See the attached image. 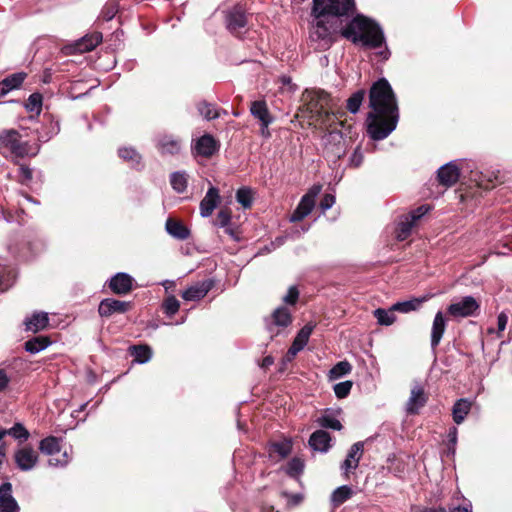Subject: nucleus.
<instances>
[{
  "label": "nucleus",
  "instance_id": "1",
  "mask_svg": "<svg viewBox=\"0 0 512 512\" xmlns=\"http://www.w3.org/2000/svg\"><path fill=\"white\" fill-rule=\"evenodd\" d=\"M310 39L320 50L329 49L341 35L353 43L377 48L382 45L384 35L381 28L371 19L357 15L345 26L342 19L313 15Z\"/></svg>",
  "mask_w": 512,
  "mask_h": 512
},
{
  "label": "nucleus",
  "instance_id": "2",
  "mask_svg": "<svg viewBox=\"0 0 512 512\" xmlns=\"http://www.w3.org/2000/svg\"><path fill=\"white\" fill-rule=\"evenodd\" d=\"M371 111L367 116V132L371 139L387 138L397 127L399 110L394 92L386 79H380L370 89Z\"/></svg>",
  "mask_w": 512,
  "mask_h": 512
},
{
  "label": "nucleus",
  "instance_id": "3",
  "mask_svg": "<svg viewBox=\"0 0 512 512\" xmlns=\"http://www.w3.org/2000/svg\"><path fill=\"white\" fill-rule=\"evenodd\" d=\"M302 113L316 124H325L333 113V99L323 90H306L302 95Z\"/></svg>",
  "mask_w": 512,
  "mask_h": 512
},
{
  "label": "nucleus",
  "instance_id": "4",
  "mask_svg": "<svg viewBox=\"0 0 512 512\" xmlns=\"http://www.w3.org/2000/svg\"><path fill=\"white\" fill-rule=\"evenodd\" d=\"M354 10V0H313L312 15L342 19L352 15Z\"/></svg>",
  "mask_w": 512,
  "mask_h": 512
},
{
  "label": "nucleus",
  "instance_id": "5",
  "mask_svg": "<svg viewBox=\"0 0 512 512\" xmlns=\"http://www.w3.org/2000/svg\"><path fill=\"white\" fill-rule=\"evenodd\" d=\"M322 190V185L314 184L308 189V191L302 196L296 209L290 216V222H299L307 217L315 207L316 199Z\"/></svg>",
  "mask_w": 512,
  "mask_h": 512
},
{
  "label": "nucleus",
  "instance_id": "6",
  "mask_svg": "<svg viewBox=\"0 0 512 512\" xmlns=\"http://www.w3.org/2000/svg\"><path fill=\"white\" fill-rule=\"evenodd\" d=\"M0 144L18 157L30 155L28 143L24 142L19 132L14 129L4 130L0 133ZM34 154L31 153V155Z\"/></svg>",
  "mask_w": 512,
  "mask_h": 512
},
{
  "label": "nucleus",
  "instance_id": "7",
  "mask_svg": "<svg viewBox=\"0 0 512 512\" xmlns=\"http://www.w3.org/2000/svg\"><path fill=\"white\" fill-rule=\"evenodd\" d=\"M39 449L42 453L51 456L48 461L49 466L64 467L70 462V456L66 450L62 453L60 458L54 457V455L61 450L59 439L54 436L42 439L39 443Z\"/></svg>",
  "mask_w": 512,
  "mask_h": 512
},
{
  "label": "nucleus",
  "instance_id": "8",
  "mask_svg": "<svg viewBox=\"0 0 512 512\" xmlns=\"http://www.w3.org/2000/svg\"><path fill=\"white\" fill-rule=\"evenodd\" d=\"M479 307V303L474 297L465 296L459 301L451 303L447 308V312L454 318H465L474 315Z\"/></svg>",
  "mask_w": 512,
  "mask_h": 512
},
{
  "label": "nucleus",
  "instance_id": "9",
  "mask_svg": "<svg viewBox=\"0 0 512 512\" xmlns=\"http://www.w3.org/2000/svg\"><path fill=\"white\" fill-rule=\"evenodd\" d=\"M427 400L428 396L424 386L419 382H415L412 385L410 396L406 402V412L408 414H417L425 406Z\"/></svg>",
  "mask_w": 512,
  "mask_h": 512
},
{
  "label": "nucleus",
  "instance_id": "10",
  "mask_svg": "<svg viewBox=\"0 0 512 512\" xmlns=\"http://www.w3.org/2000/svg\"><path fill=\"white\" fill-rule=\"evenodd\" d=\"M14 460L20 470L30 471L38 462V454L31 446H24L15 451Z\"/></svg>",
  "mask_w": 512,
  "mask_h": 512
},
{
  "label": "nucleus",
  "instance_id": "11",
  "mask_svg": "<svg viewBox=\"0 0 512 512\" xmlns=\"http://www.w3.org/2000/svg\"><path fill=\"white\" fill-rule=\"evenodd\" d=\"M291 322L292 315L290 310L286 307H278L274 310L270 322L267 323V329L271 337H273L279 333V329H276V327L285 328L289 326Z\"/></svg>",
  "mask_w": 512,
  "mask_h": 512
},
{
  "label": "nucleus",
  "instance_id": "12",
  "mask_svg": "<svg viewBox=\"0 0 512 512\" xmlns=\"http://www.w3.org/2000/svg\"><path fill=\"white\" fill-rule=\"evenodd\" d=\"M315 328V325L312 323H307L303 326L300 331L297 333L296 337L293 340L291 347L287 352V360H292L303 348L307 345L309 338Z\"/></svg>",
  "mask_w": 512,
  "mask_h": 512
},
{
  "label": "nucleus",
  "instance_id": "13",
  "mask_svg": "<svg viewBox=\"0 0 512 512\" xmlns=\"http://www.w3.org/2000/svg\"><path fill=\"white\" fill-rule=\"evenodd\" d=\"M364 450L363 442L354 443L348 451L346 459L341 464V470L345 477H348L349 473L357 469L360 459L362 458Z\"/></svg>",
  "mask_w": 512,
  "mask_h": 512
},
{
  "label": "nucleus",
  "instance_id": "14",
  "mask_svg": "<svg viewBox=\"0 0 512 512\" xmlns=\"http://www.w3.org/2000/svg\"><path fill=\"white\" fill-rule=\"evenodd\" d=\"M246 24L247 18L241 7H234L227 12L226 26L231 33L237 34Z\"/></svg>",
  "mask_w": 512,
  "mask_h": 512
},
{
  "label": "nucleus",
  "instance_id": "15",
  "mask_svg": "<svg viewBox=\"0 0 512 512\" xmlns=\"http://www.w3.org/2000/svg\"><path fill=\"white\" fill-rule=\"evenodd\" d=\"M134 279L127 273L119 272L109 281V288L119 295H125L132 290Z\"/></svg>",
  "mask_w": 512,
  "mask_h": 512
},
{
  "label": "nucleus",
  "instance_id": "16",
  "mask_svg": "<svg viewBox=\"0 0 512 512\" xmlns=\"http://www.w3.org/2000/svg\"><path fill=\"white\" fill-rule=\"evenodd\" d=\"M214 283L212 280H204L190 286L182 293V298L186 301H197L204 298L207 293L213 288Z\"/></svg>",
  "mask_w": 512,
  "mask_h": 512
},
{
  "label": "nucleus",
  "instance_id": "17",
  "mask_svg": "<svg viewBox=\"0 0 512 512\" xmlns=\"http://www.w3.org/2000/svg\"><path fill=\"white\" fill-rule=\"evenodd\" d=\"M129 307V302L108 298L100 302L98 312L101 316L109 317L114 313H125Z\"/></svg>",
  "mask_w": 512,
  "mask_h": 512
},
{
  "label": "nucleus",
  "instance_id": "18",
  "mask_svg": "<svg viewBox=\"0 0 512 512\" xmlns=\"http://www.w3.org/2000/svg\"><path fill=\"white\" fill-rule=\"evenodd\" d=\"M220 202L219 190L210 187L200 202V214L202 217H209Z\"/></svg>",
  "mask_w": 512,
  "mask_h": 512
},
{
  "label": "nucleus",
  "instance_id": "19",
  "mask_svg": "<svg viewBox=\"0 0 512 512\" xmlns=\"http://www.w3.org/2000/svg\"><path fill=\"white\" fill-rule=\"evenodd\" d=\"M11 493V483L5 482L0 486V512H18V504Z\"/></svg>",
  "mask_w": 512,
  "mask_h": 512
},
{
  "label": "nucleus",
  "instance_id": "20",
  "mask_svg": "<svg viewBox=\"0 0 512 512\" xmlns=\"http://www.w3.org/2000/svg\"><path fill=\"white\" fill-rule=\"evenodd\" d=\"M458 167L453 163H447L438 169V180L445 187L453 186L459 179Z\"/></svg>",
  "mask_w": 512,
  "mask_h": 512
},
{
  "label": "nucleus",
  "instance_id": "21",
  "mask_svg": "<svg viewBox=\"0 0 512 512\" xmlns=\"http://www.w3.org/2000/svg\"><path fill=\"white\" fill-rule=\"evenodd\" d=\"M332 438L325 430H316L309 438L310 447L319 452H327L331 448Z\"/></svg>",
  "mask_w": 512,
  "mask_h": 512
},
{
  "label": "nucleus",
  "instance_id": "22",
  "mask_svg": "<svg viewBox=\"0 0 512 512\" xmlns=\"http://www.w3.org/2000/svg\"><path fill=\"white\" fill-rule=\"evenodd\" d=\"M102 41V34L99 32H94L92 34H87L72 46L74 52L85 53L96 48Z\"/></svg>",
  "mask_w": 512,
  "mask_h": 512
},
{
  "label": "nucleus",
  "instance_id": "23",
  "mask_svg": "<svg viewBox=\"0 0 512 512\" xmlns=\"http://www.w3.org/2000/svg\"><path fill=\"white\" fill-rule=\"evenodd\" d=\"M339 411L326 409L317 419L316 423L326 429H332L340 431L342 429V424L338 419Z\"/></svg>",
  "mask_w": 512,
  "mask_h": 512
},
{
  "label": "nucleus",
  "instance_id": "24",
  "mask_svg": "<svg viewBox=\"0 0 512 512\" xmlns=\"http://www.w3.org/2000/svg\"><path fill=\"white\" fill-rule=\"evenodd\" d=\"M251 115L259 120L260 124H272L274 117L268 110L267 104L263 100L253 101L250 106Z\"/></svg>",
  "mask_w": 512,
  "mask_h": 512
},
{
  "label": "nucleus",
  "instance_id": "25",
  "mask_svg": "<svg viewBox=\"0 0 512 512\" xmlns=\"http://www.w3.org/2000/svg\"><path fill=\"white\" fill-rule=\"evenodd\" d=\"M194 149L198 155L210 157L217 151L218 144L213 136L207 134L197 140Z\"/></svg>",
  "mask_w": 512,
  "mask_h": 512
},
{
  "label": "nucleus",
  "instance_id": "26",
  "mask_svg": "<svg viewBox=\"0 0 512 512\" xmlns=\"http://www.w3.org/2000/svg\"><path fill=\"white\" fill-rule=\"evenodd\" d=\"M26 77L27 74L25 72H18L4 78L0 81V96H5L10 91L18 89Z\"/></svg>",
  "mask_w": 512,
  "mask_h": 512
},
{
  "label": "nucleus",
  "instance_id": "27",
  "mask_svg": "<svg viewBox=\"0 0 512 512\" xmlns=\"http://www.w3.org/2000/svg\"><path fill=\"white\" fill-rule=\"evenodd\" d=\"M156 145L162 155L178 154L181 149L180 140L168 135L160 137Z\"/></svg>",
  "mask_w": 512,
  "mask_h": 512
},
{
  "label": "nucleus",
  "instance_id": "28",
  "mask_svg": "<svg viewBox=\"0 0 512 512\" xmlns=\"http://www.w3.org/2000/svg\"><path fill=\"white\" fill-rule=\"evenodd\" d=\"M446 329V320L441 311H438L434 317L432 330H431V347L436 348L445 332Z\"/></svg>",
  "mask_w": 512,
  "mask_h": 512
},
{
  "label": "nucleus",
  "instance_id": "29",
  "mask_svg": "<svg viewBox=\"0 0 512 512\" xmlns=\"http://www.w3.org/2000/svg\"><path fill=\"white\" fill-rule=\"evenodd\" d=\"M48 314L44 312L33 313L30 318L25 321L26 329L32 332H38L45 329L48 325Z\"/></svg>",
  "mask_w": 512,
  "mask_h": 512
},
{
  "label": "nucleus",
  "instance_id": "30",
  "mask_svg": "<svg viewBox=\"0 0 512 512\" xmlns=\"http://www.w3.org/2000/svg\"><path fill=\"white\" fill-rule=\"evenodd\" d=\"M166 230L172 237L179 240H185L190 235L188 228L183 223L171 218L166 221Z\"/></svg>",
  "mask_w": 512,
  "mask_h": 512
},
{
  "label": "nucleus",
  "instance_id": "31",
  "mask_svg": "<svg viewBox=\"0 0 512 512\" xmlns=\"http://www.w3.org/2000/svg\"><path fill=\"white\" fill-rule=\"evenodd\" d=\"M471 409V403L467 399H459L453 406L452 416L456 424H461Z\"/></svg>",
  "mask_w": 512,
  "mask_h": 512
},
{
  "label": "nucleus",
  "instance_id": "32",
  "mask_svg": "<svg viewBox=\"0 0 512 512\" xmlns=\"http://www.w3.org/2000/svg\"><path fill=\"white\" fill-rule=\"evenodd\" d=\"M353 495V490L347 485L336 488L331 495V504L333 508H337L350 499Z\"/></svg>",
  "mask_w": 512,
  "mask_h": 512
},
{
  "label": "nucleus",
  "instance_id": "33",
  "mask_svg": "<svg viewBox=\"0 0 512 512\" xmlns=\"http://www.w3.org/2000/svg\"><path fill=\"white\" fill-rule=\"evenodd\" d=\"M0 431L2 434V438L6 435H9L14 439L18 440L19 442H25L30 437L29 431L21 423H15L11 428L0 429Z\"/></svg>",
  "mask_w": 512,
  "mask_h": 512
},
{
  "label": "nucleus",
  "instance_id": "34",
  "mask_svg": "<svg viewBox=\"0 0 512 512\" xmlns=\"http://www.w3.org/2000/svg\"><path fill=\"white\" fill-rule=\"evenodd\" d=\"M428 296L423 298H414L408 301L397 302L392 306L393 311H398L401 313H408L411 311H415L420 308L421 304L428 300Z\"/></svg>",
  "mask_w": 512,
  "mask_h": 512
},
{
  "label": "nucleus",
  "instance_id": "35",
  "mask_svg": "<svg viewBox=\"0 0 512 512\" xmlns=\"http://www.w3.org/2000/svg\"><path fill=\"white\" fill-rule=\"evenodd\" d=\"M170 184L177 193H183L188 185V175L184 171H177L170 175Z\"/></svg>",
  "mask_w": 512,
  "mask_h": 512
},
{
  "label": "nucleus",
  "instance_id": "36",
  "mask_svg": "<svg viewBox=\"0 0 512 512\" xmlns=\"http://www.w3.org/2000/svg\"><path fill=\"white\" fill-rule=\"evenodd\" d=\"M50 344V341L45 336H38L33 339L28 340L25 343V349L27 352L35 354L38 353L45 348H47Z\"/></svg>",
  "mask_w": 512,
  "mask_h": 512
},
{
  "label": "nucleus",
  "instance_id": "37",
  "mask_svg": "<svg viewBox=\"0 0 512 512\" xmlns=\"http://www.w3.org/2000/svg\"><path fill=\"white\" fill-rule=\"evenodd\" d=\"M131 355L135 357L138 363H146L151 359L152 352L148 346L139 345L130 347Z\"/></svg>",
  "mask_w": 512,
  "mask_h": 512
},
{
  "label": "nucleus",
  "instance_id": "38",
  "mask_svg": "<svg viewBox=\"0 0 512 512\" xmlns=\"http://www.w3.org/2000/svg\"><path fill=\"white\" fill-rule=\"evenodd\" d=\"M415 222L407 216L405 220L401 221L396 228V238L403 241L411 234V230Z\"/></svg>",
  "mask_w": 512,
  "mask_h": 512
},
{
  "label": "nucleus",
  "instance_id": "39",
  "mask_svg": "<svg viewBox=\"0 0 512 512\" xmlns=\"http://www.w3.org/2000/svg\"><path fill=\"white\" fill-rule=\"evenodd\" d=\"M352 366L348 361H340L329 371V378L336 380L351 372Z\"/></svg>",
  "mask_w": 512,
  "mask_h": 512
},
{
  "label": "nucleus",
  "instance_id": "40",
  "mask_svg": "<svg viewBox=\"0 0 512 512\" xmlns=\"http://www.w3.org/2000/svg\"><path fill=\"white\" fill-rule=\"evenodd\" d=\"M374 316L377 319L380 325L389 326L395 322V315L393 314V310H385V309H376L374 311Z\"/></svg>",
  "mask_w": 512,
  "mask_h": 512
},
{
  "label": "nucleus",
  "instance_id": "41",
  "mask_svg": "<svg viewBox=\"0 0 512 512\" xmlns=\"http://www.w3.org/2000/svg\"><path fill=\"white\" fill-rule=\"evenodd\" d=\"M365 92L363 90H359L355 92L348 100H347V109L355 114L359 111V108L364 99Z\"/></svg>",
  "mask_w": 512,
  "mask_h": 512
},
{
  "label": "nucleus",
  "instance_id": "42",
  "mask_svg": "<svg viewBox=\"0 0 512 512\" xmlns=\"http://www.w3.org/2000/svg\"><path fill=\"white\" fill-rule=\"evenodd\" d=\"M25 108L29 112L39 114L42 108V95L40 93L31 94L25 103Z\"/></svg>",
  "mask_w": 512,
  "mask_h": 512
},
{
  "label": "nucleus",
  "instance_id": "43",
  "mask_svg": "<svg viewBox=\"0 0 512 512\" xmlns=\"http://www.w3.org/2000/svg\"><path fill=\"white\" fill-rule=\"evenodd\" d=\"M198 111L206 120H212L219 116L215 106L205 101L198 104Z\"/></svg>",
  "mask_w": 512,
  "mask_h": 512
},
{
  "label": "nucleus",
  "instance_id": "44",
  "mask_svg": "<svg viewBox=\"0 0 512 512\" xmlns=\"http://www.w3.org/2000/svg\"><path fill=\"white\" fill-rule=\"evenodd\" d=\"M118 154L125 161L131 162L133 166L140 163L141 157L133 148H120Z\"/></svg>",
  "mask_w": 512,
  "mask_h": 512
},
{
  "label": "nucleus",
  "instance_id": "45",
  "mask_svg": "<svg viewBox=\"0 0 512 512\" xmlns=\"http://www.w3.org/2000/svg\"><path fill=\"white\" fill-rule=\"evenodd\" d=\"M236 199L245 209L250 208L252 205V191L247 187L238 189Z\"/></svg>",
  "mask_w": 512,
  "mask_h": 512
},
{
  "label": "nucleus",
  "instance_id": "46",
  "mask_svg": "<svg viewBox=\"0 0 512 512\" xmlns=\"http://www.w3.org/2000/svg\"><path fill=\"white\" fill-rule=\"evenodd\" d=\"M179 308L180 302L175 298V296H169L163 302L164 313L168 316L176 314Z\"/></svg>",
  "mask_w": 512,
  "mask_h": 512
},
{
  "label": "nucleus",
  "instance_id": "47",
  "mask_svg": "<svg viewBox=\"0 0 512 512\" xmlns=\"http://www.w3.org/2000/svg\"><path fill=\"white\" fill-rule=\"evenodd\" d=\"M352 385L353 384L351 381L337 383L334 386V393L337 396V398L342 399L347 397L352 389Z\"/></svg>",
  "mask_w": 512,
  "mask_h": 512
},
{
  "label": "nucleus",
  "instance_id": "48",
  "mask_svg": "<svg viewBox=\"0 0 512 512\" xmlns=\"http://www.w3.org/2000/svg\"><path fill=\"white\" fill-rule=\"evenodd\" d=\"M303 468H304L303 462L298 458H294L288 463L286 472L290 476L295 477L302 472Z\"/></svg>",
  "mask_w": 512,
  "mask_h": 512
},
{
  "label": "nucleus",
  "instance_id": "49",
  "mask_svg": "<svg viewBox=\"0 0 512 512\" xmlns=\"http://www.w3.org/2000/svg\"><path fill=\"white\" fill-rule=\"evenodd\" d=\"M290 451V442H276L272 445V452L277 453L282 458L286 457Z\"/></svg>",
  "mask_w": 512,
  "mask_h": 512
},
{
  "label": "nucleus",
  "instance_id": "50",
  "mask_svg": "<svg viewBox=\"0 0 512 512\" xmlns=\"http://www.w3.org/2000/svg\"><path fill=\"white\" fill-rule=\"evenodd\" d=\"M299 297V291L296 286H291L287 294L283 297V301L288 305H295Z\"/></svg>",
  "mask_w": 512,
  "mask_h": 512
},
{
  "label": "nucleus",
  "instance_id": "51",
  "mask_svg": "<svg viewBox=\"0 0 512 512\" xmlns=\"http://www.w3.org/2000/svg\"><path fill=\"white\" fill-rule=\"evenodd\" d=\"M231 221V212L228 209H222L217 214V224L221 227H227Z\"/></svg>",
  "mask_w": 512,
  "mask_h": 512
},
{
  "label": "nucleus",
  "instance_id": "52",
  "mask_svg": "<svg viewBox=\"0 0 512 512\" xmlns=\"http://www.w3.org/2000/svg\"><path fill=\"white\" fill-rule=\"evenodd\" d=\"M457 436H458V430L456 427H451L448 431L447 438H448V450L451 453L455 452V446L457 444Z\"/></svg>",
  "mask_w": 512,
  "mask_h": 512
},
{
  "label": "nucleus",
  "instance_id": "53",
  "mask_svg": "<svg viewBox=\"0 0 512 512\" xmlns=\"http://www.w3.org/2000/svg\"><path fill=\"white\" fill-rule=\"evenodd\" d=\"M335 203V196L332 194H325L320 202V208L323 212L330 209Z\"/></svg>",
  "mask_w": 512,
  "mask_h": 512
},
{
  "label": "nucleus",
  "instance_id": "54",
  "mask_svg": "<svg viewBox=\"0 0 512 512\" xmlns=\"http://www.w3.org/2000/svg\"><path fill=\"white\" fill-rule=\"evenodd\" d=\"M507 323H508V316H507V314L505 312H501L498 315V318H497V326H498L497 334H498V337H500L501 333L505 330V328L507 326Z\"/></svg>",
  "mask_w": 512,
  "mask_h": 512
},
{
  "label": "nucleus",
  "instance_id": "55",
  "mask_svg": "<svg viewBox=\"0 0 512 512\" xmlns=\"http://www.w3.org/2000/svg\"><path fill=\"white\" fill-rule=\"evenodd\" d=\"M429 211V207L422 205L418 207L416 210L412 211L410 215H408L414 222H416L418 219H420L422 216H424Z\"/></svg>",
  "mask_w": 512,
  "mask_h": 512
},
{
  "label": "nucleus",
  "instance_id": "56",
  "mask_svg": "<svg viewBox=\"0 0 512 512\" xmlns=\"http://www.w3.org/2000/svg\"><path fill=\"white\" fill-rule=\"evenodd\" d=\"M19 171L22 183H27L32 179V170L28 166L21 165Z\"/></svg>",
  "mask_w": 512,
  "mask_h": 512
},
{
  "label": "nucleus",
  "instance_id": "57",
  "mask_svg": "<svg viewBox=\"0 0 512 512\" xmlns=\"http://www.w3.org/2000/svg\"><path fill=\"white\" fill-rule=\"evenodd\" d=\"M363 162V154L361 151L357 148L354 153L351 156L350 163L354 167H358Z\"/></svg>",
  "mask_w": 512,
  "mask_h": 512
},
{
  "label": "nucleus",
  "instance_id": "58",
  "mask_svg": "<svg viewBox=\"0 0 512 512\" xmlns=\"http://www.w3.org/2000/svg\"><path fill=\"white\" fill-rule=\"evenodd\" d=\"M116 12H117V10L114 7L107 6V7H105V9L102 12L103 18L106 21H109L115 16Z\"/></svg>",
  "mask_w": 512,
  "mask_h": 512
},
{
  "label": "nucleus",
  "instance_id": "59",
  "mask_svg": "<svg viewBox=\"0 0 512 512\" xmlns=\"http://www.w3.org/2000/svg\"><path fill=\"white\" fill-rule=\"evenodd\" d=\"M9 383V378L4 370L0 369V391H3Z\"/></svg>",
  "mask_w": 512,
  "mask_h": 512
},
{
  "label": "nucleus",
  "instance_id": "60",
  "mask_svg": "<svg viewBox=\"0 0 512 512\" xmlns=\"http://www.w3.org/2000/svg\"><path fill=\"white\" fill-rule=\"evenodd\" d=\"M451 512H472V505L471 504H467L465 506H462V507H455L451 510Z\"/></svg>",
  "mask_w": 512,
  "mask_h": 512
},
{
  "label": "nucleus",
  "instance_id": "61",
  "mask_svg": "<svg viewBox=\"0 0 512 512\" xmlns=\"http://www.w3.org/2000/svg\"><path fill=\"white\" fill-rule=\"evenodd\" d=\"M420 512H447L444 507H426Z\"/></svg>",
  "mask_w": 512,
  "mask_h": 512
},
{
  "label": "nucleus",
  "instance_id": "62",
  "mask_svg": "<svg viewBox=\"0 0 512 512\" xmlns=\"http://www.w3.org/2000/svg\"><path fill=\"white\" fill-rule=\"evenodd\" d=\"M269 125L270 124H266V125L265 124H261L260 133L265 138L270 137Z\"/></svg>",
  "mask_w": 512,
  "mask_h": 512
},
{
  "label": "nucleus",
  "instance_id": "63",
  "mask_svg": "<svg viewBox=\"0 0 512 512\" xmlns=\"http://www.w3.org/2000/svg\"><path fill=\"white\" fill-rule=\"evenodd\" d=\"M161 284L165 288L166 291L173 289L176 285L175 281H173V280H165Z\"/></svg>",
  "mask_w": 512,
  "mask_h": 512
},
{
  "label": "nucleus",
  "instance_id": "64",
  "mask_svg": "<svg viewBox=\"0 0 512 512\" xmlns=\"http://www.w3.org/2000/svg\"><path fill=\"white\" fill-rule=\"evenodd\" d=\"M273 358L271 356H266L262 361V367H268L273 364Z\"/></svg>",
  "mask_w": 512,
  "mask_h": 512
}]
</instances>
